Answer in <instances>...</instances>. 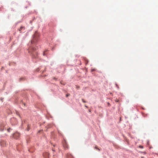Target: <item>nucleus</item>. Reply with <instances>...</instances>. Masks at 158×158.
Masks as SVG:
<instances>
[{
	"label": "nucleus",
	"instance_id": "1",
	"mask_svg": "<svg viewBox=\"0 0 158 158\" xmlns=\"http://www.w3.org/2000/svg\"><path fill=\"white\" fill-rule=\"evenodd\" d=\"M38 34L37 33H35L34 35V36L32 40L31 41V43L32 44L37 41L38 40Z\"/></svg>",
	"mask_w": 158,
	"mask_h": 158
},
{
	"label": "nucleus",
	"instance_id": "2",
	"mask_svg": "<svg viewBox=\"0 0 158 158\" xmlns=\"http://www.w3.org/2000/svg\"><path fill=\"white\" fill-rule=\"evenodd\" d=\"M35 50L36 49L35 48L32 47H31L28 49V52L29 53L32 54V55H33Z\"/></svg>",
	"mask_w": 158,
	"mask_h": 158
},
{
	"label": "nucleus",
	"instance_id": "3",
	"mask_svg": "<svg viewBox=\"0 0 158 158\" xmlns=\"http://www.w3.org/2000/svg\"><path fill=\"white\" fill-rule=\"evenodd\" d=\"M19 135L20 134L19 133H16L14 134L13 137L14 138L17 139L19 137Z\"/></svg>",
	"mask_w": 158,
	"mask_h": 158
},
{
	"label": "nucleus",
	"instance_id": "4",
	"mask_svg": "<svg viewBox=\"0 0 158 158\" xmlns=\"http://www.w3.org/2000/svg\"><path fill=\"white\" fill-rule=\"evenodd\" d=\"M63 145L65 148H68V145L67 144L66 142L65 141H64L63 142Z\"/></svg>",
	"mask_w": 158,
	"mask_h": 158
},
{
	"label": "nucleus",
	"instance_id": "5",
	"mask_svg": "<svg viewBox=\"0 0 158 158\" xmlns=\"http://www.w3.org/2000/svg\"><path fill=\"white\" fill-rule=\"evenodd\" d=\"M49 153H46L43 154V156L45 158H47L49 156Z\"/></svg>",
	"mask_w": 158,
	"mask_h": 158
},
{
	"label": "nucleus",
	"instance_id": "6",
	"mask_svg": "<svg viewBox=\"0 0 158 158\" xmlns=\"http://www.w3.org/2000/svg\"><path fill=\"white\" fill-rule=\"evenodd\" d=\"M67 157L68 158H73V156L70 154H67Z\"/></svg>",
	"mask_w": 158,
	"mask_h": 158
},
{
	"label": "nucleus",
	"instance_id": "7",
	"mask_svg": "<svg viewBox=\"0 0 158 158\" xmlns=\"http://www.w3.org/2000/svg\"><path fill=\"white\" fill-rule=\"evenodd\" d=\"M23 27H21L20 28H19V31L20 32H21V30L23 28Z\"/></svg>",
	"mask_w": 158,
	"mask_h": 158
},
{
	"label": "nucleus",
	"instance_id": "8",
	"mask_svg": "<svg viewBox=\"0 0 158 158\" xmlns=\"http://www.w3.org/2000/svg\"><path fill=\"white\" fill-rule=\"evenodd\" d=\"M82 101L84 103H85L86 102V101L83 99H82Z\"/></svg>",
	"mask_w": 158,
	"mask_h": 158
},
{
	"label": "nucleus",
	"instance_id": "9",
	"mask_svg": "<svg viewBox=\"0 0 158 158\" xmlns=\"http://www.w3.org/2000/svg\"><path fill=\"white\" fill-rule=\"evenodd\" d=\"M95 148L96 149H97L99 151H100V150L97 147H95Z\"/></svg>",
	"mask_w": 158,
	"mask_h": 158
},
{
	"label": "nucleus",
	"instance_id": "10",
	"mask_svg": "<svg viewBox=\"0 0 158 158\" xmlns=\"http://www.w3.org/2000/svg\"><path fill=\"white\" fill-rule=\"evenodd\" d=\"M69 95H70V94H66V97H68V96H69Z\"/></svg>",
	"mask_w": 158,
	"mask_h": 158
},
{
	"label": "nucleus",
	"instance_id": "11",
	"mask_svg": "<svg viewBox=\"0 0 158 158\" xmlns=\"http://www.w3.org/2000/svg\"><path fill=\"white\" fill-rule=\"evenodd\" d=\"M10 128H9L7 129V131L8 132H9L10 131Z\"/></svg>",
	"mask_w": 158,
	"mask_h": 158
},
{
	"label": "nucleus",
	"instance_id": "12",
	"mask_svg": "<svg viewBox=\"0 0 158 158\" xmlns=\"http://www.w3.org/2000/svg\"><path fill=\"white\" fill-rule=\"evenodd\" d=\"M139 147L140 148H143V147L142 146H140Z\"/></svg>",
	"mask_w": 158,
	"mask_h": 158
},
{
	"label": "nucleus",
	"instance_id": "13",
	"mask_svg": "<svg viewBox=\"0 0 158 158\" xmlns=\"http://www.w3.org/2000/svg\"><path fill=\"white\" fill-rule=\"evenodd\" d=\"M142 153H143L144 154H145L146 153V152H142Z\"/></svg>",
	"mask_w": 158,
	"mask_h": 158
},
{
	"label": "nucleus",
	"instance_id": "14",
	"mask_svg": "<svg viewBox=\"0 0 158 158\" xmlns=\"http://www.w3.org/2000/svg\"><path fill=\"white\" fill-rule=\"evenodd\" d=\"M43 55H45V52L44 53Z\"/></svg>",
	"mask_w": 158,
	"mask_h": 158
},
{
	"label": "nucleus",
	"instance_id": "15",
	"mask_svg": "<svg viewBox=\"0 0 158 158\" xmlns=\"http://www.w3.org/2000/svg\"><path fill=\"white\" fill-rule=\"evenodd\" d=\"M85 106V107H86V108H87V107H88L87 106Z\"/></svg>",
	"mask_w": 158,
	"mask_h": 158
},
{
	"label": "nucleus",
	"instance_id": "16",
	"mask_svg": "<svg viewBox=\"0 0 158 158\" xmlns=\"http://www.w3.org/2000/svg\"><path fill=\"white\" fill-rule=\"evenodd\" d=\"M141 158H144V157H143L142 156L141 157Z\"/></svg>",
	"mask_w": 158,
	"mask_h": 158
}]
</instances>
